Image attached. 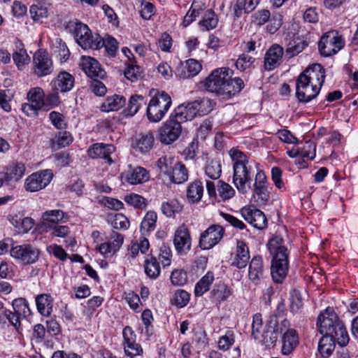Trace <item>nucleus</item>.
<instances>
[{
	"mask_svg": "<svg viewBox=\"0 0 358 358\" xmlns=\"http://www.w3.org/2000/svg\"><path fill=\"white\" fill-rule=\"evenodd\" d=\"M189 297L190 295L187 292L183 289H178L175 292L171 302L176 306L182 308L188 303Z\"/></svg>",
	"mask_w": 358,
	"mask_h": 358,
	"instance_id": "60",
	"label": "nucleus"
},
{
	"mask_svg": "<svg viewBox=\"0 0 358 358\" xmlns=\"http://www.w3.org/2000/svg\"><path fill=\"white\" fill-rule=\"evenodd\" d=\"M266 30L271 34L275 33L282 24V15L279 13H273L268 20Z\"/></svg>",
	"mask_w": 358,
	"mask_h": 358,
	"instance_id": "59",
	"label": "nucleus"
},
{
	"mask_svg": "<svg viewBox=\"0 0 358 358\" xmlns=\"http://www.w3.org/2000/svg\"><path fill=\"white\" fill-rule=\"evenodd\" d=\"M201 108V102L194 101L188 103L186 106L181 104L174 109L173 113L179 120L186 122L193 120L195 117L200 115Z\"/></svg>",
	"mask_w": 358,
	"mask_h": 358,
	"instance_id": "16",
	"label": "nucleus"
},
{
	"mask_svg": "<svg viewBox=\"0 0 358 358\" xmlns=\"http://www.w3.org/2000/svg\"><path fill=\"white\" fill-rule=\"evenodd\" d=\"M126 103V99L122 95L113 94L108 96L100 106L103 112L115 111L122 108Z\"/></svg>",
	"mask_w": 358,
	"mask_h": 358,
	"instance_id": "32",
	"label": "nucleus"
},
{
	"mask_svg": "<svg viewBox=\"0 0 358 358\" xmlns=\"http://www.w3.org/2000/svg\"><path fill=\"white\" fill-rule=\"evenodd\" d=\"M172 103L171 98L166 92H157L149 101L146 113L152 122H158L163 119Z\"/></svg>",
	"mask_w": 358,
	"mask_h": 358,
	"instance_id": "6",
	"label": "nucleus"
},
{
	"mask_svg": "<svg viewBox=\"0 0 358 358\" xmlns=\"http://www.w3.org/2000/svg\"><path fill=\"white\" fill-rule=\"evenodd\" d=\"M12 306L13 310L20 317L26 318L31 314L29 303L24 298L14 299L12 303Z\"/></svg>",
	"mask_w": 358,
	"mask_h": 358,
	"instance_id": "46",
	"label": "nucleus"
},
{
	"mask_svg": "<svg viewBox=\"0 0 358 358\" xmlns=\"http://www.w3.org/2000/svg\"><path fill=\"white\" fill-rule=\"evenodd\" d=\"M13 59L17 68L21 70L25 64H28L30 58L26 50L21 48L13 54Z\"/></svg>",
	"mask_w": 358,
	"mask_h": 358,
	"instance_id": "64",
	"label": "nucleus"
},
{
	"mask_svg": "<svg viewBox=\"0 0 358 358\" xmlns=\"http://www.w3.org/2000/svg\"><path fill=\"white\" fill-rule=\"evenodd\" d=\"M0 324L12 326L17 332H20L22 327L20 317L15 313V312L11 311L8 309L2 310L1 315H0Z\"/></svg>",
	"mask_w": 358,
	"mask_h": 358,
	"instance_id": "35",
	"label": "nucleus"
},
{
	"mask_svg": "<svg viewBox=\"0 0 358 358\" xmlns=\"http://www.w3.org/2000/svg\"><path fill=\"white\" fill-rule=\"evenodd\" d=\"M34 71L38 76H45L52 71V62L45 51L38 50L34 56Z\"/></svg>",
	"mask_w": 358,
	"mask_h": 358,
	"instance_id": "18",
	"label": "nucleus"
},
{
	"mask_svg": "<svg viewBox=\"0 0 358 358\" xmlns=\"http://www.w3.org/2000/svg\"><path fill=\"white\" fill-rule=\"evenodd\" d=\"M115 150V148L112 144H104L102 143H96L92 144L87 150L89 157L92 159H103L109 164L114 163L111 155Z\"/></svg>",
	"mask_w": 358,
	"mask_h": 358,
	"instance_id": "17",
	"label": "nucleus"
},
{
	"mask_svg": "<svg viewBox=\"0 0 358 358\" xmlns=\"http://www.w3.org/2000/svg\"><path fill=\"white\" fill-rule=\"evenodd\" d=\"M155 137L152 132L141 134L136 141L134 148L142 153L150 151L154 145Z\"/></svg>",
	"mask_w": 358,
	"mask_h": 358,
	"instance_id": "37",
	"label": "nucleus"
},
{
	"mask_svg": "<svg viewBox=\"0 0 358 358\" xmlns=\"http://www.w3.org/2000/svg\"><path fill=\"white\" fill-rule=\"evenodd\" d=\"M111 225L116 229L127 230L129 227V221L124 215L115 213L111 220Z\"/></svg>",
	"mask_w": 358,
	"mask_h": 358,
	"instance_id": "63",
	"label": "nucleus"
},
{
	"mask_svg": "<svg viewBox=\"0 0 358 358\" xmlns=\"http://www.w3.org/2000/svg\"><path fill=\"white\" fill-rule=\"evenodd\" d=\"M147 236H148L141 235L138 240L131 241V245L129 248V255L132 258L136 257L139 252L142 254H146L148 252L150 243Z\"/></svg>",
	"mask_w": 358,
	"mask_h": 358,
	"instance_id": "36",
	"label": "nucleus"
},
{
	"mask_svg": "<svg viewBox=\"0 0 358 358\" xmlns=\"http://www.w3.org/2000/svg\"><path fill=\"white\" fill-rule=\"evenodd\" d=\"M187 199L192 203H198L201 199V182L200 180H195L188 185Z\"/></svg>",
	"mask_w": 358,
	"mask_h": 358,
	"instance_id": "44",
	"label": "nucleus"
},
{
	"mask_svg": "<svg viewBox=\"0 0 358 358\" xmlns=\"http://www.w3.org/2000/svg\"><path fill=\"white\" fill-rule=\"evenodd\" d=\"M173 243L178 252H185L190 249V236L185 227L181 226L176 230Z\"/></svg>",
	"mask_w": 358,
	"mask_h": 358,
	"instance_id": "28",
	"label": "nucleus"
},
{
	"mask_svg": "<svg viewBox=\"0 0 358 358\" xmlns=\"http://www.w3.org/2000/svg\"><path fill=\"white\" fill-rule=\"evenodd\" d=\"M36 306L38 313L44 316L49 317L53 308V298L48 294H41L36 297Z\"/></svg>",
	"mask_w": 358,
	"mask_h": 358,
	"instance_id": "31",
	"label": "nucleus"
},
{
	"mask_svg": "<svg viewBox=\"0 0 358 358\" xmlns=\"http://www.w3.org/2000/svg\"><path fill=\"white\" fill-rule=\"evenodd\" d=\"M221 172V165L218 161L213 159L207 161L205 173L208 178L213 180H217L220 177Z\"/></svg>",
	"mask_w": 358,
	"mask_h": 358,
	"instance_id": "51",
	"label": "nucleus"
},
{
	"mask_svg": "<svg viewBox=\"0 0 358 358\" xmlns=\"http://www.w3.org/2000/svg\"><path fill=\"white\" fill-rule=\"evenodd\" d=\"M233 290L224 283L220 282L211 291L212 298L219 302L227 301L232 294Z\"/></svg>",
	"mask_w": 358,
	"mask_h": 358,
	"instance_id": "42",
	"label": "nucleus"
},
{
	"mask_svg": "<svg viewBox=\"0 0 358 358\" xmlns=\"http://www.w3.org/2000/svg\"><path fill=\"white\" fill-rule=\"evenodd\" d=\"M218 23V17L212 9L208 10L203 17V27L207 30L214 29Z\"/></svg>",
	"mask_w": 358,
	"mask_h": 358,
	"instance_id": "61",
	"label": "nucleus"
},
{
	"mask_svg": "<svg viewBox=\"0 0 358 358\" xmlns=\"http://www.w3.org/2000/svg\"><path fill=\"white\" fill-rule=\"evenodd\" d=\"M231 71L229 68H218L205 80L204 87L208 92L216 93L225 97H231L239 92L244 87L240 78H231Z\"/></svg>",
	"mask_w": 358,
	"mask_h": 358,
	"instance_id": "1",
	"label": "nucleus"
},
{
	"mask_svg": "<svg viewBox=\"0 0 358 358\" xmlns=\"http://www.w3.org/2000/svg\"><path fill=\"white\" fill-rule=\"evenodd\" d=\"M174 164V159L169 156L162 157L157 161V166L160 171L168 176L171 175Z\"/></svg>",
	"mask_w": 358,
	"mask_h": 358,
	"instance_id": "58",
	"label": "nucleus"
},
{
	"mask_svg": "<svg viewBox=\"0 0 358 358\" xmlns=\"http://www.w3.org/2000/svg\"><path fill=\"white\" fill-rule=\"evenodd\" d=\"M124 243V236L115 231L110 234L109 239L97 247L98 251L105 257L113 256Z\"/></svg>",
	"mask_w": 358,
	"mask_h": 358,
	"instance_id": "13",
	"label": "nucleus"
},
{
	"mask_svg": "<svg viewBox=\"0 0 358 358\" xmlns=\"http://www.w3.org/2000/svg\"><path fill=\"white\" fill-rule=\"evenodd\" d=\"M241 214L245 221L255 228L263 229L267 225V220L264 213L252 206H245L241 210Z\"/></svg>",
	"mask_w": 358,
	"mask_h": 358,
	"instance_id": "14",
	"label": "nucleus"
},
{
	"mask_svg": "<svg viewBox=\"0 0 358 358\" xmlns=\"http://www.w3.org/2000/svg\"><path fill=\"white\" fill-rule=\"evenodd\" d=\"M280 332L282 333V353L289 355L299 343L298 335L295 329L290 328L289 322L284 319L281 321Z\"/></svg>",
	"mask_w": 358,
	"mask_h": 358,
	"instance_id": "11",
	"label": "nucleus"
},
{
	"mask_svg": "<svg viewBox=\"0 0 358 358\" xmlns=\"http://www.w3.org/2000/svg\"><path fill=\"white\" fill-rule=\"evenodd\" d=\"M124 73L126 78L131 82H135L141 78V68L136 64V62L129 63Z\"/></svg>",
	"mask_w": 358,
	"mask_h": 358,
	"instance_id": "57",
	"label": "nucleus"
},
{
	"mask_svg": "<svg viewBox=\"0 0 358 358\" xmlns=\"http://www.w3.org/2000/svg\"><path fill=\"white\" fill-rule=\"evenodd\" d=\"M125 180L131 185L142 184L148 181L150 178L149 172L143 167H131L129 165L128 171L125 173Z\"/></svg>",
	"mask_w": 358,
	"mask_h": 358,
	"instance_id": "26",
	"label": "nucleus"
},
{
	"mask_svg": "<svg viewBox=\"0 0 358 358\" xmlns=\"http://www.w3.org/2000/svg\"><path fill=\"white\" fill-rule=\"evenodd\" d=\"M261 0H236L233 6V12L237 18L242 16L243 13L252 12L258 6Z\"/></svg>",
	"mask_w": 358,
	"mask_h": 358,
	"instance_id": "33",
	"label": "nucleus"
},
{
	"mask_svg": "<svg viewBox=\"0 0 358 358\" xmlns=\"http://www.w3.org/2000/svg\"><path fill=\"white\" fill-rule=\"evenodd\" d=\"M182 210V206L176 200L172 199L169 201L163 202L162 204V211L166 217H173L176 213Z\"/></svg>",
	"mask_w": 358,
	"mask_h": 358,
	"instance_id": "49",
	"label": "nucleus"
},
{
	"mask_svg": "<svg viewBox=\"0 0 358 358\" xmlns=\"http://www.w3.org/2000/svg\"><path fill=\"white\" fill-rule=\"evenodd\" d=\"M11 224L17 229L19 233L28 232L34 225V220L29 217H22L17 215L10 218Z\"/></svg>",
	"mask_w": 358,
	"mask_h": 358,
	"instance_id": "39",
	"label": "nucleus"
},
{
	"mask_svg": "<svg viewBox=\"0 0 358 358\" xmlns=\"http://www.w3.org/2000/svg\"><path fill=\"white\" fill-rule=\"evenodd\" d=\"M287 154L292 158L300 156L313 159L315 157V145L313 142H307L302 149H292L289 150Z\"/></svg>",
	"mask_w": 358,
	"mask_h": 358,
	"instance_id": "43",
	"label": "nucleus"
},
{
	"mask_svg": "<svg viewBox=\"0 0 358 358\" xmlns=\"http://www.w3.org/2000/svg\"><path fill=\"white\" fill-rule=\"evenodd\" d=\"M49 119L52 125L57 129H64L67 127V122L65 117L59 112H50L49 114Z\"/></svg>",
	"mask_w": 358,
	"mask_h": 358,
	"instance_id": "62",
	"label": "nucleus"
},
{
	"mask_svg": "<svg viewBox=\"0 0 358 358\" xmlns=\"http://www.w3.org/2000/svg\"><path fill=\"white\" fill-rule=\"evenodd\" d=\"M317 325L321 334L329 336L340 346H345L349 343L347 329L332 309L328 308L318 316Z\"/></svg>",
	"mask_w": 358,
	"mask_h": 358,
	"instance_id": "2",
	"label": "nucleus"
},
{
	"mask_svg": "<svg viewBox=\"0 0 358 358\" xmlns=\"http://www.w3.org/2000/svg\"><path fill=\"white\" fill-rule=\"evenodd\" d=\"M283 243V238L279 236H275L267 244L270 254L272 256L271 274L273 281L276 283L282 282L289 269V254Z\"/></svg>",
	"mask_w": 358,
	"mask_h": 358,
	"instance_id": "3",
	"label": "nucleus"
},
{
	"mask_svg": "<svg viewBox=\"0 0 358 358\" xmlns=\"http://www.w3.org/2000/svg\"><path fill=\"white\" fill-rule=\"evenodd\" d=\"M224 230L220 225H212L203 232V250L212 248L222 238Z\"/></svg>",
	"mask_w": 358,
	"mask_h": 358,
	"instance_id": "23",
	"label": "nucleus"
},
{
	"mask_svg": "<svg viewBox=\"0 0 358 358\" xmlns=\"http://www.w3.org/2000/svg\"><path fill=\"white\" fill-rule=\"evenodd\" d=\"M182 121L175 116L172 112L169 119L159 129V139L165 145H169L176 141L182 133Z\"/></svg>",
	"mask_w": 358,
	"mask_h": 358,
	"instance_id": "7",
	"label": "nucleus"
},
{
	"mask_svg": "<svg viewBox=\"0 0 358 358\" xmlns=\"http://www.w3.org/2000/svg\"><path fill=\"white\" fill-rule=\"evenodd\" d=\"M29 12L31 17L34 21L43 20L48 17V10L47 6L41 3L33 4L31 6Z\"/></svg>",
	"mask_w": 358,
	"mask_h": 358,
	"instance_id": "50",
	"label": "nucleus"
},
{
	"mask_svg": "<svg viewBox=\"0 0 358 358\" xmlns=\"http://www.w3.org/2000/svg\"><path fill=\"white\" fill-rule=\"evenodd\" d=\"M144 270L148 277L156 279L160 274L161 268L156 257L151 256L144 262Z\"/></svg>",
	"mask_w": 358,
	"mask_h": 358,
	"instance_id": "45",
	"label": "nucleus"
},
{
	"mask_svg": "<svg viewBox=\"0 0 358 358\" xmlns=\"http://www.w3.org/2000/svg\"><path fill=\"white\" fill-rule=\"evenodd\" d=\"M80 66L85 74L91 79H103L106 71L98 61L90 57H82Z\"/></svg>",
	"mask_w": 358,
	"mask_h": 358,
	"instance_id": "19",
	"label": "nucleus"
},
{
	"mask_svg": "<svg viewBox=\"0 0 358 358\" xmlns=\"http://www.w3.org/2000/svg\"><path fill=\"white\" fill-rule=\"evenodd\" d=\"M43 224L48 229L50 226L59 224L63 221L68 220L69 217L66 213L62 210H48L43 213L41 216Z\"/></svg>",
	"mask_w": 358,
	"mask_h": 358,
	"instance_id": "29",
	"label": "nucleus"
},
{
	"mask_svg": "<svg viewBox=\"0 0 358 358\" xmlns=\"http://www.w3.org/2000/svg\"><path fill=\"white\" fill-rule=\"evenodd\" d=\"M171 180L176 184H182L188 179V171L185 166L181 162H176L171 175H169Z\"/></svg>",
	"mask_w": 358,
	"mask_h": 358,
	"instance_id": "40",
	"label": "nucleus"
},
{
	"mask_svg": "<svg viewBox=\"0 0 358 358\" xmlns=\"http://www.w3.org/2000/svg\"><path fill=\"white\" fill-rule=\"evenodd\" d=\"M217 192L222 200L231 199L235 194L234 189L228 183L219 180L217 182Z\"/></svg>",
	"mask_w": 358,
	"mask_h": 358,
	"instance_id": "56",
	"label": "nucleus"
},
{
	"mask_svg": "<svg viewBox=\"0 0 358 358\" xmlns=\"http://www.w3.org/2000/svg\"><path fill=\"white\" fill-rule=\"evenodd\" d=\"M25 166L23 163H13L9 165L5 173L7 181H18L24 175Z\"/></svg>",
	"mask_w": 358,
	"mask_h": 358,
	"instance_id": "41",
	"label": "nucleus"
},
{
	"mask_svg": "<svg viewBox=\"0 0 358 358\" xmlns=\"http://www.w3.org/2000/svg\"><path fill=\"white\" fill-rule=\"evenodd\" d=\"M281 327V322L279 323L275 316H269L266 324V330L262 333L263 342L266 346L275 345L279 335L282 334L280 332Z\"/></svg>",
	"mask_w": 358,
	"mask_h": 358,
	"instance_id": "15",
	"label": "nucleus"
},
{
	"mask_svg": "<svg viewBox=\"0 0 358 358\" xmlns=\"http://www.w3.org/2000/svg\"><path fill=\"white\" fill-rule=\"evenodd\" d=\"M73 76L66 71L60 72L51 84L56 91L66 92L70 91L74 86Z\"/></svg>",
	"mask_w": 358,
	"mask_h": 358,
	"instance_id": "27",
	"label": "nucleus"
},
{
	"mask_svg": "<svg viewBox=\"0 0 358 358\" xmlns=\"http://www.w3.org/2000/svg\"><path fill=\"white\" fill-rule=\"evenodd\" d=\"M283 55V48L279 45H273L266 52L264 57L266 70L271 71L280 65Z\"/></svg>",
	"mask_w": 358,
	"mask_h": 358,
	"instance_id": "24",
	"label": "nucleus"
},
{
	"mask_svg": "<svg viewBox=\"0 0 358 358\" xmlns=\"http://www.w3.org/2000/svg\"><path fill=\"white\" fill-rule=\"evenodd\" d=\"M253 187L254 194L257 195L262 202L269 199L267 179L263 171L260 170L256 173Z\"/></svg>",
	"mask_w": 358,
	"mask_h": 358,
	"instance_id": "25",
	"label": "nucleus"
},
{
	"mask_svg": "<svg viewBox=\"0 0 358 358\" xmlns=\"http://www.w3.org/2000/svg\"><path fill=\"white\" fill-rule=\"evenodd\" d=\"M266 276V271L264 267L262 258L254 257L249 264L248 277L255 285L259 284Z\"/></svg>",
	"mask_w": 358,
	"mask_h": 358,
	"instance_id": "22",
	"label": "nucleus"
},
{
	"mask_svg": "<svg viewBox=\"0 0 358 358\" xmlns=\"http://www.w3.org/2000/svg\"><path fill=\"white\" fill-rule=\"evenodd\" d=\"M124 299L129 306V308L136 313H139L142 308V303L139 296L133 291L124 293Z\"/></svg>",
	"mask_w": 358,
	"mask_h": 358,
	"instance_id": "54",
	"label": "nucleus"
},
{
	"mask_svg": "<svg viewBox=\"0 0 358 358\" xmlns=\"http://www.w3.org/2000/svg\"><path fill=\"white\" fill-rule=\"evenodd\" d=\"M250 255L248 247L243 241H237L235 257L231 265L236 266L238 268H245L248 263Z\"/></svg>",
	"mask_w": 358,
	"mask_h": 358,
	"instance_id": "30",
	"label": "nucleus"
},
{
	"mask_svg": "<svg viewBox=\"0 0 358 358\" xmlns=\"http://www.w3.org/2000/svg\"><path fill=\"white\" fill-rule=\"evenodd\" d=\"M324 73L323 66L320 64H315L308 67L299 76L321 89L325 78Z\"/></svg>",
	"mask_w": 358,
	"mask_h": 358,
	"instance_id": "20",
	"label": "nucleus"
},
{
	"mask_svg": "<svg viewBox=\"0 0 358 358\" xmlns=\"http://www.w3.org/2000/svg\"><path fill=\"white\" fill-rule=\"evenodd\" d=\"M157 215L155 211H148L144 216L141 225L140 231L143 236H149L156 227Z\"/></svg>",
	"mask_w": 358,
	"mask_h": 358,
	"instance_id": "38",
	"label": "nucleus"
},
{
	"mask_svg": "<svg viewBox=\"0 0 358 358\" xmlns=\"http://www.w3.org/2000/svg\"><path fill=\"white\" fill-rule=\"evenodd\" d=\"M308 45L306 40L297 37L291 40L287 44L286 52L290 57L295 56L300 53Z\"/></svg>",
	"mask_w": 358,
	"mask_h": 358,
	"instance_id": "48",
	"label": "nucleus"
},
{
	"mask_svg": "<svg viewBox=\"0 0 358 358\" xmlns=\"http://www.w3.org/2000/svg\"><path fill=\"white\" fill-rule=\"evenodd\" d=\"M229 155L234 162L233 183L241 194H246L251 188L252 176L247 167L248 158L244 152L237 149L229 150Z\"/></svg>",
	"mask_w": 358,
	"mask_h": 358,
	"instance_id": "4",
	"label": "nucleus"
},
{
	"mask_svg": "<svg viewBox=\"0 0 358 358\" xmlns=\"http://www.w3.org/2000/svg\"><path fill=\"white\" fill-rule=\"evenodd\" d=\"M27 99L29 102L41 108L44 106V92L40 87L31 89L27 94Z\"/></svg>",
	"mask_w": 358,
	"mask_h": 358,
	"instance_id": "53",
	"label": "nucleus"
},
{
	"mask_svg": "<svg viewBox=\"0 0 358 358\" xmlns=\"http://www.w3.org/2000/svg\"><path fill=\"white\" fill-rule=\"evenodd\" d=\"M201 69V64L194 59H189L180 62L176 71V76L181 79H187L196 76Z\"/></svg>",
	"mask_w": 358,
	"mask_h": 358,
	"instance_id": "21",
	"label": "nucleus"
},
{
	"mask_svg": "<svg viewBox=\"0 0 358 358\" xmlns=\"http://www.w3.org/2000/svg\"><path fill=\"white\" fill-rule=\"evenodd\" d=\"M66 29L72 34L78 44L84 50H98L101 45V38L94 37L88 26L79 21H70Z\"/></svg>",
	"mask_w": 358,
	"mask_h": 358,
	"instance_id": "5",
	"label": "nucleus"
},
{
	"mask_svg": "<svg viewBox=\"0 0 358 358\" xmlns=\"http://www.w3.org/2000/svg\"><path fill=\"white\" fill-rule=\"evenodd\" d=\"M52 178L53 173L50 169L34 173L25 180V189L30 192H38L48 186Z\"/></svg>",
	"mask_w": 358,
	"mask_h": 358,
	"instance_id": "9",
	"label": "nucleus"
},
{
	"mask_svg": "<svg viewBox=\"0 0 358 358\" xmlns=\"http://www.w3.org/2000/svg\"><path fill=\"white\" fill-rule=\"evenodd\" d=\"M336 343L329 336L323 335L318 345V350L324 358L329 357L334 350Z\"/></svg>",
	"mask_w": 358,
	"mask_h": 358,
	"instance_id": "47",
	"label": "nucleus"
},
{
	"mask_svg": "<svg viewBox=\"0 0 358 358\" xmlns=\"http://www.w3.org/2000/svg\"><path fill=\"white\" fill-rule=\"evenodd\" d=\"M124 201L129 206L136 208L144 209L147 206L146 199L137 194H130L126 195Z\"/></svg>",
	"mask_w": 358,
	"mask_h": 358,
	"instance_id": "55",
	"label": "nucleus"
},
{
	"mask_svg": "<svg viewBox=\"0 0 358 358\" xmlns=\"http://www.w3.org/2000/svg\"><path fill=\"white\" fill-rule=\"evenodd\" d=\"M320 87L299 76L296 82V96L300 102L308 103L320 92Z\"/></svg>",
	"mask_w": 358,
	"mask_h": 358,
	"instance_id": "12",
	"label": "nucleus"
},
{
	"mask_svg": "<svg viewBox=\"0 0 358 358\" xmlns=\"http://www.w3.org/2000/svg\"><path fill=\"white\" fill-rule=\"evenodd\" d=\"M146 104V100L142 95L134 94L131 96L126 108L123 110L125 116H134L139 109Z\"/></svg>",
	"mask_w": 358,
	"mask_h": 358,
	"instance_id": "34",
	"label": "nucleus"
},
{
	"mask_svg": "<svg viewBox=\"0 0 358 358\" xmlns=\"http://www.w3.org/2000/svg\"><path fill=\"white\" fill-rule=\"evenodd\" d=\"M73 141L71 134L68 131H59L52 141L53 148H61L69 145Z\"/></svg>",
	"mask_w": 358,
	"mask_h": 358,
	"instance_id": "52",
	"label": "nucleus"
},
{
	"mask_svg": "<svg viewBox=\"0 0 358 358\" xmlns=\"http://www.w3.org/2000/svg\"><path fill=\"white\" fill-rule=\"evenodd\" d=\"M12 257L24 264L35 263L39 257L40 251L36 247L29 245H19L13 246L10 251Z\"/></svg>",
	"mask_w": 358,
	"mask_h": 358,
	"instance_id": "10",
	"label": "nucleus"
},
{
	"mask_svg": "<svg viewBox=\"0 0 358 358\" xmlns=\"http://www.w3.org/2000/svg\"><path fill=\"white\" fill-rule=\"evenodd\" d=\"M344 46V41L336 31L326 32L318 43V49L322 55L331 56Z\"/></svg>",
	"mask_w": 358,
	"mask_h": 358,
	"instance_id": "8",
	"label": "nucleus"
}]
</instances>
